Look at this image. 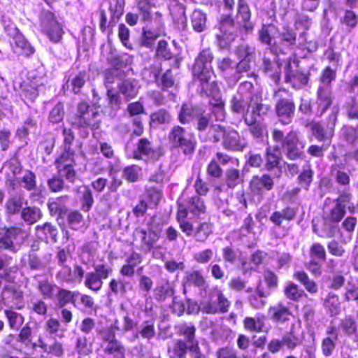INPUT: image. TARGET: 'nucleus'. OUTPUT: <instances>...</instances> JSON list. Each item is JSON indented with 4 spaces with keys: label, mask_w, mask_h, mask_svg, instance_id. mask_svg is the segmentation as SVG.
Instances as JSON below:
<instances>
[{
    "label": "nucleus",
    "mask_w": 358,
    "mask_h": 358,
    "mask_svg": "<svg viewBox=\"0 0 358 358\" xmlns=\"http://www.w3.org/2000/svg\"><path fill=\"white\" fill-rule=\"evenodd\" d=\"M87 81V72L81 71L73 76L71 79H69L70 82L71 91L74 94H79L81 92L82 88L85 86Z\"/></svg>",
    "instance_id": "60"
},
{
    "label": "nucleus",
    "mask_w": 358,
    "mask_h": 358,
    "mask_svg": "<svg viewBox=\"0 0 358 358\" xmlns=\"http://www.w3.org/2000/svg\"><path fill=\"white\" fill-rule=\"evenodd\" d=\"M189 213L196 217L206 214L207 206L204 199L198 195H194L188 199L186 205L180 201H177L176 219L178 223L179 217H180L181 216L183 217L184 215L186 220H190L187 217Z\"/></svg>",
    "instance_id": "9"
},
{
    "label": "nucleus",
    "mask_w": 358,
    "mask_h": 358,
    "mask_svg": "<svg viewBox=\"0 0 358 358\" xmlns=\"http://www.w3.org/2000/svg\"><path fill=\"white\" fill-rule=\"evenodd\" d=\"M324 306L331 316L338 315L341 312V302L338 296L329 292L324 299Z\"/></svg>",
    "instance_id": "56"
},
{
    "label": "nucleus",
    "mask_w": 358,
    "mask_h": 358,
    "mask_svg": "<svg viewBox=\"0 0 358 358\" xmlns=\"http://www.w3.org/2000/svg\"><path fill=\"white\" fill-rule=\"evenodd\" d=\"M137 83V80L133 78L124 79L117 84V90L124 96L125 101H129L137 96L139 91Z\"/></svg>",
    "instance_id": "33"
},
{
    "label": "nucleus",
    "mask_w": 358,
    "mask_h": 358,
    "mask_svg": "<svg viewBox=\"0 0 358 358\" xmlns=\"http://www.w3.org/2000/svg\"><path fill=\"white\" fill-rule=\"evenodd\" d=\"M178 225L181 231L187 237H192L196 241L204 243L213 234V224L210 222H200L196 227L185 216L179 217Z\"/></svg>",
    "instance_id": "7"
},
{
    "label": "nucleus",
    "mask_w": 358,
    "mask_h": 358,
    "mask_svg": "<svg viewBox=\"0 0 358 358\" xmlns=\"http://www.w3.org/2000/svg\"><path fill=\"white\" fill-rule=\"evenodd\" d=\"M75 156L60 154L54 162L57 173L71 183H74L77 178Z\"/></svg>",
    "instance_id": "14"
},
{
    "label": "nucleus",
    "mask_w": 358,
    "mask_h": 358,
    "mask_svg": "<svg viewBox=\"0 0 358 358\" xmlns=\"http://www.w3.org/2000/svg\"><path fill=\"white\" fill-rule=\"evenodd\" d=\"M12 48L16 54L27 57L31 56L35 52L34 47L22 34H16L13 37Z\"/></svg>",
    "instance_id": "36"
},
{
    "label": "nucleus",
    "mask_w": 358,
    "mask_h": 358,
    "mask_svg": "<svg viewBox=\"0 0 358 358\" xmlns=\"http://www.w3.org/2000/svg\"><path fill=\"white\" fill-rule=\"evenodd\" d=\"M314 171L310 165L303 167L297 176V182L300 187L306 190H308L311 183L313 181Z\"/></svg>",
    "instance_id": "54"
},
{
    "label": "nucleus",
    "mask_w": 358,
    "mask_h": 358,
    "mask_svg": "<svg viewBox=\"0 0 358 358\" xmlns=\"http://www.w3.org/2000/svg\"><path fill=\"white\" fill-rule=\"evenodd\" d=\"M271 320L277 324H285L288 322L294 314L288 305L280 301L275 306H270L268 310Z\"/></svg>",
    "instance_id": "21"
},
{
    "label": "nucleus",
    "mask_w": 358,
    "mask_h": 358,
    "mask_svg": "<svg viewBox=\"0 0 358 358\" xmlns=\"http://www.w3.org/2000/svg\"><path fill=\"white\" fill-rule=\"evenodd\" d=\"M23 201L22 199L17 195L9 197L5 203V212L8 216H12L19 213H21L22 210Z\"/></svg>",
    "instance_id": "52"
},
{
    "label": "nucleus",
    "mask_w": 358,
    "mask_h": 358,
    "mask_svg": "<svg viewBox=\"0 0 358 358\" xmlns=\"http://www.w3.org/2000/svg\"><path fill=\"white\" fill-rule=\"evenodd\" d=\"M269 295L264 291L261 282L257 285L254 293L250 294L248 297V301L250 305L255 309H262L266 304L265 299Z\"/></svg>",
    "instance_id": "40"
},
{
    "label": "nucleus",
    "mask_w": 358,
    "mask_h": 358,
    "mask_svg": "<svg viewBox=\"0 0 358 358\" xmlns=\"http://www.w3.org/2000/svg\"><path fill=\"white\" fill-rule=\"evenodd\" d=\"M275 100V112L279 122L283 125L292 122L296 113L293 93L289 90L280 87L273 94Z\"/></svg>",
    "instance_id": "4"
},
{
    "label": "nucleus",
    "mask_w": 358,
    "mask_h": 358,
    "mask_svg": "<svg viewBox=\"0 0 358 358\" xmlns=\"http://www.w3.org/2000/svg\"><path fill=\"white\" fill-rule=\"evenodd\" d=\"M245 123L249 127V131L255 138H261L263 136L264 128L261 123L257 122L255 117H248V115L244 117Z\"/></svg>",
    "instance_id": "64"
},
{
    "label": "nucleus",
    "mask_w": 358,
    "mask_h": 358,
    "mask_svg": "<svg viewBox=\"0 0 358 358\" xmlns=\"http://www.w3.org/2000/svg\"><path fill=\"white\" fill-rule=\"evenodd\" d=\"M49 14L52 16V19L46 24L45 34L52 43H57L61 41L64 31L61 24L56 20L54 14L51 12Z\"/></svg>",
    "instance_id": "37"
},
{
    "label": "nucleus",
    "mask_w": 358,
    "mask_h": 358,
    "mask_svg": "<svg viewBox=\"0 0 358 358\" xmlns=\"http://www.w3.org/2000/svg\"><path fill=\"white\" fill-rule=\"evenodd\" d=\"M125 351L124 346L117 339L108 343L104 349L105 353L113 355L115 358H125Z\"/></svg>",
    "instance_id": "63"
},
{
    "label": "nucleus",
    "mask_w": 358,
    "mask_h": 358,
    "mask_svg": "<svg viewBox=\"0 0 358 358\" xmlns=\"http://www.w3.org/2000/svg\"><path fill=\"white\" fill-rule=\"evenodd\" d=\"M164 155L161 146H154L152 141L143 137L138 139L136 148L133 152V159L141 160L145 157L146 160L156 162Z\"/></svg>",
    "instance_id": "12"
},
{
    "label": "nucleus",
    "mask_w": 358,
    "mask_h": 358,
    "mask_svg": "<svg viewBox=\"0 0 358 358\" xmlns=\"http://www.w3.org/2000/svg\"><path fill=\"white\" fill-rule=\"evenodd\" d=\"M138 232L141 235V248L145 251L150 252L160 238V231L148 228V230L141 229Z\"/></svg>",
    "instance_id": "34"
},
{
    "label": "nucleus",
    "mask_w": 358,
    "mask_h": 358,
    "mask_svg": "<svg viewBox=\"0 0 358 358\" xmlns=\"http://www.w3.org/2000/svg\"><path fill=\"white\" fill-rule=\"evenodd\" d=\"M100 113L93 110L90 104L85 100L76 105V112L71 117V125L77 129L97 130L101 124Z\"/></svg>",
    "instance_id": "3"
},
{
    "label": "nucleus",
    "mask_w": 358,
    "mask_h": 358,
    "mask_svg": "<svg viewBox=\"0 0 358 358\" xmlns=\"http://www.w3.org/2000/svg\"><path fill=\"white\" fill-rule=\"evenodd\" d=\"M214 59L213 52L210 48L203 49L199 52L194 63V73L205 71H213L211 64Z\"/></svg>",
    "instance_id": "32"
},
{
    "label": "nucleus",
    "mask_w": 358,
    "mask_h": 358,
    "mask_svg": "<svg viewBox=\"0 0 358 358\" xmlns=\"http://www.w3.org/2000/svg\"><path fill=\"white\" fill-rule=\"evenodd\" d=\"M341 137L343 141L350 145L358 144V124L355 125L345 124L341 128Z\"/></svg>",
    "instance_id": "46"
},
{
    "label": "nucleus",
    "mask_w": 358,
    "mask_h": 358,
    "mask_svg": "<svg viewBox=\"0 0 358 358\" xmlns=\"http://www.w3.org/2000/svg\"><path fill=\"white\" fill-rule=\"evenodd\" d=\"M272 140L278 143L280 150L284 152L287 159L291 161L303 159L305 157L306 141L299 131L290 130L286 134L280 129H273L271 131Z\"/></svg>",
    "instance_id": "1"
},
{
    "label": "nucleus",
    "mask_w": 358,
    "mask_h": 358,
    "mask_svg": "<svg viewBox=\"0 0 358 358\" xmlns=\"http://www.w3.org/2000/svg\"><path fill=\"white\" fill-rule=\"evenodd\" d=\"M300 60L294 55L287 59L285 65V83H288L294 90H300L306 87L311 76L310 71L299 67Z\"/></svg>",
    "instance_id": "6"
},
{
    "label": "nucleus",
    "mask_w": 358,
    "mask_h": 358,
    "mask_svg": "<svg viewBox=\"0 0 358 358\" xmlns=\"http://www.w3.org/2000/svg\"><path fill=\"white\" fill-rule=\"evenodd\" d=\"M175 331L176 334L182 337L183 341H185L190 346L189 352L193 358H203L196 336V328L193 324L183 322L176 324Z\"/></svg>",
    "instance_id": "11"
},
{
    "label": "nucleus",
    "mask_w": 358,
    "mask_h": 358,
    "mask_svg": "<svg viewBox=\"0 0 358 358\" xmlns=\"http://www.w3.org/2000/svg\"><path fill=\"white\" fill-rule=\"evenodd\" d=\"M264 168L268 171H272L281 167L280 162L282 155L278 145L273 147L268 145L266 147L264 155Z\"/></svg>",
    "instance_id": "26"
},
{
    "label": "nucleus",
    "mask_w": 358,
    "mask_h": 358,
    "mask_svg": "<svg viewBox=\"0 0 358 358\" xmlns=\"http://www.w3.org/2000/svg\"><path fill=\"white\" fill-rule=\"evenodd\" d=\"M168 141L173 149L180 150L183 155L190 157L194 153L197 146L195 135L178 124L171 128L168 134Z\"/></svg>",
    "instance_id": "5"
},
{
    "label": "nucleus",
    "mask_w": 358,
    "mask_h": 358,
    "mask_svg": "<svg viewBox=\"0 0 358 358\" xmlns=\"http://www.w3.org/2000/svg\"><path fill=\"white\" fill-rule=\"evenodd\" d=\"M190 346L182 339L176 340L168 347L167 353L170 358H185Z\"/></svg>",
    "instance_id": "47"
},
{
    "label": "nucleus",
    "mask_w": 358,
    "mask_h": 358,
    "mask_svg": "<svg viewBox=\"0 0 358 358\" xmlns=\"http://www.w3.org/2000/svg\"><path fill=\"white\" fill-rule=\"evenodd\" d=\"M185 283L187 285H194L201 287L206 284V280L201 271L193 270L186 273L184 277Z\"/></svg>",
    "instance_id": "62"
},
{
    "label": "nucleus",
    "mask_w": 358,
    "mask_h": 358,
    "mask_svg": "<svg viewBox=\"0 0 358 358\" xmlns=\"http://www.w3.org/2000/svg\"><path fill=\"white\" fill-rule=\"evenodd\" d=\"M58 224L61 228L67 227L73 231H81L86 228L84 215L76 208H69Z\"/></svg>",
    "instance_id": "17"
},
{
    "label": "nucleus",
    "mask_w": 358,
    "mask_h": 358,
    "mask_svg": "<svg viewBox=\"0 0 358 358\" xmlns=\"http://www.w3.org/2000/svg\"><path fill=\"white\" fill-rule=\"evenodd\" d=\"M210 141L218 143L222 141L223 148L227 151L241 152L248 145L238 131L233 128H227L220 124L210 125Z\"/></svg>",
    "instance_id": "2"
},
{
    "label": "nucleus",
    "mask_w": 358,
    "mask_h": 358,
    "mask_svg": "<svg viewBox=\"0 0 358 358\" xmlns=\"http://www.w3.org/2000/svg\"><path fill=\"white\" fill-rule=\"evenodd\" d=\"M55 274L56 280L61 284L80 283L85 276L83 267L78 264L73 265V268L69 266H62Z\"/></svg>",
    "instance_id": "15"
},
{
    "label": "nucleus",
    "mask_w": 358,
    "mask_h": 358,
    "mask_svg": "<svg viewBox=\"0 0 358 358\" xmlns=\"http://www.w3.org/2000/svg\"><path fill=\"white\" fill-rule=\"evenodd\" d=\"M57 289V301L59 308L65 307L69 303H71L74 307H76V298L80 294L78 291H71L59 287Z\"/></svg>",
    "instance_id": "41"
},
{
    "label": "nucleus",
    "mask_w": 358,
    "mask_h": 358,
    "mask_svg": "<svg viewBox=\"0 0 358 358\" xmlns=\"http://www.w3.org/2000/svg\"><path fill=\"white\" fill-rule=\"evenodd\" d=\"M303 339V335L298 333L294 324L291 326L289 331L282 338L285 347L292 350L301 345Z\"/></svg>",
    "instance_id": "43"
},
{
    "label": "nucleus",
    "mask_w": 358,
    "mask_h": 358,
    "mask_svg": "<svg viewBox=\"0 0 358 358\" xmlns=\"http://www.w3.org/2000/svg\"><path fill=\"white\" fill-rule=\"evenodd\" d=\"M241 89L245 90L250 92L249 101L248 103L247 111L251 108V114L248 117H260L266 115L271 110L269 105L263 103L262 94L261 92H252L254 85L251 82L245 81L241 84Z\"/></svg>",
    "instance_id": "10"
},
{
    "label": "nucleus",
    "mask_w": 358,
    "mask_h": 358,
    "mask_svg": "<svg viewBox=\"0 0 358 358\" xmlns=\"http://www.w3.org/2000/svg\"><path fill=\"white\" fill-rule=\"evenodd\" d=\"M3 314L7 320L8 327L10 329H19L24 322V316L11 309H5Z\"/></svg>",
    "instance_id": "50"
},
{
    "label": "nucleus",
    "mask_w": 358,
    "mask_h": 358,
    "mask_svg": "<svg viewBox=\"0 0 358 358\" xmlns=\"http://www.w3.org/2000/svg\"><path fill=\"white\" fill-rule=\"evenodd\" d=\"M310 259L317 260L322 263L327 260V255L324 246L320 242H314L309 248Z\"/></svg>",
    "instance_id": "61"
},
{
    "label": "nucleus",
    "mask_w": 358,
    "mask_h": 358,
    "mask_svg": "<svg viewBox=\"0 0 358 358\" xmlns=\"http://www.w3.org/2000/svg\"><path fill=\"white\" fill-rule=\"evenodd\" d=\"M194 78L199 81L200 86L199 94L201 96L211 94L215 91L220 90L217 82L215 80V75L213 71H205L194 73Z\"/></svg>",
    "instance_id": "18"
},
{
    "label": "nucleus",
    "mask_w": 358,
    "mask_h": 358,
    "mask_svg": "<svg viewBox=\"0 0 358 358\" xmlns=\"http://www.w3.org/2000/svg\"><path fill=\"white\" fill-rule=\"evenodd\" d=\"M57 285L51 282L48 279L39 280L37 284V289L45 299H52L54 297L55 289Z\"/></svg>",
    "instance_id": "58"
},
{
    "label": "nucleus",
    "mask_w": 358,
    "mask_h": 358,
    "mask_svg": "<svg viewBox=\"0 0 358 358\" xmlns=\"http://www.w3.org/2000/svg\"><path fill=\"white\" fill-rule=\"evenodd\" d=\"M150 124L162 125L169 124L171 121V115L166 108H159L151 113L150 115Z\"/></svg>",
    "instance_id": "55"
},
{
    "label": "nucleus",
    "mask_w": 358,
    "mask_h": 358,
    "mask_svg": "<svg viewBox=\"0 0 358 358\" xmlns=\"http://www.w3.org/2000/svg\"><path fill=\"white\" fill-rule=\"evenodd\" d=\"M293 278L301 284L305 289L310 294H314L318 292L316 282L310 279L308 274L304 271H296L293 273Z\"/></svg>",
    "instance_id": "45"
},
{
    "label": "nucleus",
    "mask_w": 358,
    "mask_h": 358,
    "mask_svg": "<svg viewBox=\"0 0 358 358\" xmlns=\"http://www.w3.org/2000/svg\"><path fill=\"white\" fill-rule=\"evenodd\" d=\"M62 134L63 150L61 154L76 155V150L72 147L76 140L74 131L71 128L63 127Z\"/></svg>",
    "instance_id": "48"
},
{
    "label": "nucleus",
    "mask_w": 358,
    "mask_h": 358,
    "mask_svg": "<svg viewBox=\"0 0 358 358\" xmlns=\"http://www.w3.org/2000/svg\"><path fill=\"white\" fill-rule=\"evenodd\" d=\"M266 316L257 314L255 317L247 316L243 320L245 330L251 333H261L265 327Z\"/></svg>",
    "instance_id": "35"
},
{
    "label": "nucleus",
    "mask_w": 358,
    "mask_h": 358,
    "mask_svg": "<svg viewBox=\"0 0 358 358\" xmlns=\"http://www.w3.org/2000/svg\"><path fill=\"white\" fill-rule=\"evenodd\" d=\"M209 97L208 106L210 114L217 122H224L226 119L227 112L225 109V101L222 98L220 89L211 94L205 95Z\"/></svg>",
    "instance_id": "16"
},
{
    "label": "nucleus",
    "mask_w": 358,
    "mask_h": 358,
    "mask_svg": "<svg viewBox=\"0 0 358 358\" xmlns=\"http://www.w3.org/2000/svg\"><path fill=\"white\" fill-rule=\"evenodd\" d=\"M217 302L210 300L203 306V311L208 314H216L218 313H225L228 312L231 302L221 290L216 292Z\"/></svg>",
    "instance_id": "25"
},
{
    "label": "nucleus",
    "mask_w": 358,
    "mask_h": 358,
    "mask_svg": "<svg viewBox=\"0 0 358 358\" xmlns=\"http://www.w3.org/2000/svg\"><path fill=\"white\" fill-rule=\"evenodd\" d=\"M281 66L278 60H272L266 56L262 59V71L268 74L276 85H279L281 80Z\"/></svg>",
    "instance_id": "31"
},
{
    "label": "nucleus",
    "mask_w": 358,
    "mask_h": 358,
    "mask_svg": "<svg viewBox=\"0 0 358 358\" xmlns=\"http://www.w3.org/2000/svg\"><path fill=\"white\" fill-rule=\"evenodd\" d=\"M338 118L336 113H331L327 118V123L324 126L319 121H311L309 127L312 136L319 142L331 144L335 133V127Z\"/></svg>",
    "instance_id": "8"
},
{
    "label": "nucleus",
    "mask_w": 358,
    "mask_h": 358,
    "mask_svg": "<svg viewBox=\"0 0 358 358\" xmlns=\"http://www.w3.org/2000/svg\"><path fill=\"white\" fill-rule=\"evenodd\" d=\"M37 345V347L41 348L43 352L50 357L60 358L64 355L63 344L56 338H54L52 342L48 344L43 337L39 336L38 338Z\"/></svg>",
    "instance_id": "30"
},
{
    "label": "nucleus",
    "mask_w": 358,
    "mask_h": 358,
    "mask_svg": "<svg viewBox=\"0 0 358 358\" xmlns=\"http://www.w3.org/2000/svg\"><path fill=\"white\" fill-rule=\"evenodd\" d=\"M84 277V285L86 288L94 292H98L101 289L103 280L94 273V271L88 272Z\"/></svg>",
    "instance_id": "57"
},
{
    "label": "nucleus",
    "mask_w": 358,
    "mask_h": 358,
    "mask_svg": "<svg viewBox=\"0 0 358 358\" xmlns=\"http://www.w3.org/2000/svg\"><path fill=\"white\" fill-rule=\"evenodd\" d=\"M154 6L149 0H139L137 2L136 8L138 16H141L143 22H150L152 19L151 8Z\"/></svg>",
    "instance_id": "59"
},
{
    "label": "nucleus",
    "mask_w": 358,
    "mask_h": 358,
    "mask_svg": "<svg viewBox=\"0 0 358 358\" xmlns=\"http://www.w3.org/2000/svg\"><path fill=\"white\" fill-rule=\"evenodd\" d=\"M251 16L248 3L245 0H238L236 22L246 32H251L254 29V24L250 21Z\"/></svg>",
    "instance_id": "20"
},
{
    "label": "nucleus",
    "mask_w": 358,
    "mask_h": 358,
    "mask_svg": "<svg viewBox=\"0 0 358 358\" xmlns=\"http://www.w3.org/2000/svg\"><path fill=\"white\" fill-rule=\"evenodd\" d=\"M201 108L193 105L191 103H183L181 105L180 110L178 113V120L182 124H189L196 118Z\"/></svg>",
    "instance_id": "38"
},
{
    "label": "nucleus",
    "mask_w": 358,
    "mask_h": 358,
    "mask_svg": "<svg viewBox=\"0 0 358 358\" xmlns=\"http://www.w3.org/2000/svg\"><path fill=\"white\" fill-rule=\"evenodd\" d=\"M217 65L222 76L227 80L237 82L240 80L241 76L236 73V66H234V60L229 57L218 59Z\"/></svg>",
    "instance_id": "28"
},
{
    "label": "nucleus",
    "mask_w": 358,
    "mask_h": 358,
    "mask_svg": "<svg viewBox=\"0 0 358 358\" xmlns=\"http://www.w3.org/2000/svg\"><path fill=\"white\" fill-rule=\"evenodd\" d=\"M28 236L29 232L20 227H5L3 234L0 237V248L14 251L16 245L22 242Z\"/></svg>",
    "instance_id": "13"
},
{
    "label": "nucleus",
    "mask_w": 358,
    "mask_h": 358,
    "mask_svg": "<svg viewBox=\"0 0 358 358\" xmlns=\"http://www.w3.org/2000/svg\"><path fill=\"white\" fill-rule=\"evenodd\" d=\"M17 341L25 347H31L36 348L37 343H34L33 341V330L29 322L25 324L20 330Z\"/></svg>",
    "instance_id": "49"
},
{
    "label": "nucleus",
    "mask_w": 358,
    "mask_h": 358,
    "mask_svg": "<svg viewBox=\"0 0 358 358\" xmlns=\"http://www.w3.org/2000/svg\"><path fill=\"white\" fill-rule=\"evenodd\" d=\"M316 96L317 101L314 113L317 117H321L332 105L331 92L327 90L324 86H320L317 90Z\"/></svg>",
    "instance_id": "24"
},
{
    "label": "nucleus",
    "mask_w": 358,
    "mask_h": 358,
    "mask_svg": "<svg viewBox=\"0 0 358 358\" xmlns=\"http://www.w3.org/2000/svg\"><path fill=\"white\" fill-rule=\"evenodd\" d=\"M283 294L287 299L296 303L308 298L305 290L293 282H289L285 285Z\"/></svg>",
    "instance_id": "39"
},
{
    "label": "nucleus",
    "mask_w": 358,
    "mask_h": 358,
    "mask_svg": "<svg viewBox=\"0 0 358 358\" xmlns=\"http://www.w3.org/2000/svg\"><path fill=\"white\" fill-rule=\"evenodd\" d=\"M21 219L27 224L32 225L41 220L43 214L37 206H26L21 211Z\"/></svg>",
    "instance_id": "44"
},
{
    "label": "nucleus",
    "mask_w": 358,
    "mask_h": 358,
    "mask_svg": "<svg viewBox=\"0 0 358 358\" xmlns=\"http://www.w3.org/2000/svg\"><path fill=\"white\" fill-rule=\"evenodd\" d=\"M69 199L68 195H62L55 199H49L47 203L49 214L52 217H55L57 223L69 209L63 203V200H69Z\"/></svg>",
    "instance_id": "29"
},
{
    "label": "nucleus",
    "mask_w": 358,
    "mask_h": 358,
    "mask_svg": "<svg viewBox=\"0 0 358 358\" xmlns=\"http://www.w3.org/2000/svg\"><path fill=\"white\" fill-rule=\"evenodd\" d=\"M298 208L295 206H287L280 211H273L270 217L269 220L277 227H280L283 220L288 222L294 220L297 215Z\"/></svg>",
    "instance_id": "27"
},
{
    "label": "nucleus",
    "mask_w": 358,
    "mask_h": 358,
    "mask_svg": "<svg viewBox=\"0 0 358 358\" xmlns=\"http://www.w3.org/2000/svg\"><path fill=\"white\" fill-rule=\"evenodd\" d=\"M331 201H334V203L344 209L345 211L347 212L348 210L350 214L357 213V208L353 203V194L350 188L340 191L338 196L334 199L327 197L324 202V207H327Z\"/></svg>",
    "instance_id": "19"
},
{
    "label": "nucleus",
    "mask_w": 358,
    "mask_h": 358,
    "mask_svg": "<svg viewBox=\"0 0 358 358\" xmlns=\"http://www.w3.org/2000/svg\"><path fill=\"white\" fill-rule=\"evenodd\" d=\"M236 33L218 32L215 35V43L220 50H230L232 43L235 41Z\"/></svg>",
    "instance_id": "53"
},
{
    "label": "nucleus",
    "mask_w": 358,
    "mask_h": 358,
    "mask_svg": "<svg viewBox=\"0 0 358 358\" xmlns=\"http://www.w3.org/2000/svg\"><path fill=\"white\" fill-rule=\"evenodd\" d=\"M346 211L336 203L331 208L324 207L323 219L329 224H338L345 217Z\"/></svg>",
    "instance_id": "42"
},
{
    "label": "nucleus",
    "mask_w": 358,
    "mask_h": 358,
    "mask_svg": "<svg viewBox=\"0 0 358 358\" xmlns=\"http://www.w3.org/2000/svg\"><path fill=\"white\" fill-rule=\"evenodd\" d=\"M271 25V24H268L262 26L258 31V39L262 43L269 46V50L271 52L278 55L279 48L274 44H272V36L269 31V27Z\"/></svg>",
    "instance_id": "51"
},
{
    "label": "nucleus",
    "mask_w": 358,
    "mask_h": 358,
    "mask_svg": "<svg viewBox=\"0 0 358 358\" xmlns=\"http://www.w3.org/2000/svg\"><path fill=\"white\" fill-rule=\"evenodd\" d=\"M273 187V178L268 173L253 176L249 182V189L254 194H262L263 190L271 191Z\"/></svg>",
    "instance_id": "23"
},
{
    "label": "nucleus",
    "mask_w": 358,
    "mask_h": 358,
    "mask_svg": "<svg viewBox=\"0 0 358 358\" xmlns=\"http://www.w3.org/2000/svg\"><path fill=\"white\" fill-rule=\"evenodd\" d=\"M35 236L45 243H55L58 241V229L52 222H45L34 227Z\"/></svg>",
    "instance_id": "22"
}]
</instances>
